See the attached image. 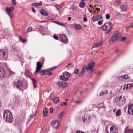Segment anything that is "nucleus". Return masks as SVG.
<instances>
[{"label": "nucleus", "mask_w": 133, "mask_h": 133, "mask_svg": "<svg viewBox=\"0 0 133 133\" xmlns=\"http://www.w3.org/2000/svg\"><path fill=\"white\" fill-rule=\"evenodd\" d=\"M13 86L20 90L22 89H26L28 88V83L26 82L23 83L21 80H15L12 83Z\"/></svg>", "instance_id": "obj_1"}, {"label": "nucleus", "mask_w": 133, "mask_h": 133, "mask_svg": "<svg viewBox=\"0 0 133 133\" xmlns=\"http://www.w3.org/2000/svg\"><path fill=\"white\" fill-rule=\"evenodd\" d=\"M3 119L6 122L12 123L13 118L11 111L8 110H4L3 113Z\"/></svg>", "instance_id": "obj_2"}, {"label": "nucleus", "mask_w": 133, "mask_h": 133, "mask_svg": "<svg viewBox=\"0 0 133 133\" xmlns=\"http://www.w3.org/2000/svg\"><path fill=\"white\" fill-rule=\"evenodd\" d=\"M126 101V98L124 96L121 95L115 101V103L117 106H119L124 105Z\"/></svg>", "instance_id": "obj_3"}, {"label": "nucleus", "mask_w": 133, "mask_h": 133, "mask_svg": "<svg viewBox=\"0 0 133 133\" xmlns=\"http://www.w3.org/2000/svg\"><path fill=\"white\" fill-rule=\"evenodd\" d=\"M109 125L106 127L105 132V133H118V130L117 128L115 125H111L110 128V132L108 131V127Z\"/></svg>", "instance_id": "obj_4"}, {"label": "nucleus", "mask_w": 133, "mask_h": 133, "mask_svg": "<svg viewBox=\"0 0 133 133\" xmlns=\"http://www.w3.org/2000/svg\"><path fill=\"white\" fill-rule=\"evenodd\" d=\"M120 34L117 31H116L113 34V35L109 40L110 42L112 41L113 42H116L120 37Z\"/></svg>", "instance_id": "obj_5"}, {"label": "nucleus", "mask_w": 133, "mask_h": 133, "mask_svg": "<svg viewBox=\"0 0 133 133\" xmlns=\"http://www.w3.org/2000/svg\"><path fill=\"white\" fill-rule=\"evenodd\" d=\"M63 75L60 76L59 78L60 79L64 81H66L68 80L70 76V74L67 72L63 73Z\"/></svg>", "instance_id": "obj_6"}, {"label": "nucleus", "mask_w": 133, "mask_h": 133, "mask_svg": "<svg viewBox=\"0 0 133 133\" xmlns=\"http://www.w3.org/2000/svg\"><path fill=\"white\" fill-rule=\"evenodd\" d=\"M82 121L84 122H89L91 119V116L89 114H85L82 117Z\"/></svg>", "instance_id": "obj_7"}, {"label": "nucleus", "mask_w": 133, "mask_h": 133, "mask_svg": "<svg viewBox=\"0 0 133 133\" xmlns=\"http://www.w3.org/2000/svg\"><path fill=\"white\" fill-rule=\"evenodd\" d=\"M95 65V62L94 61L90 62L88 64L87 67V70L89 72H92L93 71V68Z\"/></svg>", "instance_id": "obj_8"}, {"label": "nucleus", "mask_w": 133, "mask_h": 133, "mask_svg": "<svg viewBox=\"0 0 133 133\" xmlns=\"http://www.w3.org/2000/svg\"><path fill=\"white\" fill-rule=\"evenodd\" d=\"M14 8L13 6H11L10 8L6 7L5 8V10L7 12V14L9 16L11 19L12 18V16L11 12H12L14 10Z\"/></svg>", "instance_id": "obj_9"}, {"label": "nucleus", "mask_w": 133, "mask_h": 133, "mask_svg": "<svg viewBox=\"0 0 133 133\" xmlns=\"http://www.w3.org/2000/svg\"><path fill=\"white\" fill-rule=\"evenodd\" d=\"M59 125L60 123L58 120L53 121L51 123V126L55 129L58 128Z\"/></svg>", "instance_id": "obj_10"}, {"label": "nucleus", "mask_w": 133, "mask_h": 133, "mask_svg": "<svg viewBox=\"0 0 133 133\" xmlns=\"http://www.w3.org/2000/svg\"><path fill=\"white\" fill-rule=\"evenodd\" d=\"M61 41L65 43H68V39L66 36L63 34H61L59 35Z\"/></svg>", "instance_id": "obj_11"}, {"label": "nucleus", "mask_w": 133, "mask_h": 133, "mask_svg": "<svg viewBox=\"0 0 133 133\" xmlns=\"http://www.w3.org/2000/svg\"><path fill=\"white\" fill-rule=\"evenodd\" d=\"M0 52H1V54L2 55L4 59H5L8 56V54L6 52V50L4 49H0Z\"/></svg>", "instance_id": "obj_12"}, {"label": "nucleus", "mask_w": 133, "mask_h": 133, "mask_svg": "<svg viewBox=\"0 0 133 133\" xmlns=\"http://www.w3.org/2000/svg\"><path fill=\"white\" fill-rule=\"evenodd\" d=\"M103 17L101 15H97L93 16L92 18V20L93 22H95L96 21H98V20H100L102 19Z\"/></svg>", "instance_id": "obj_13"}, {"label": "nucleus", "mask_w": 133, "mask_h": 133, "mask_svg": "<svg viewBox=\"0 0 133 133\" xmlns=\"http://www.w3.org/2000/svg\"><path fill=\"white\" fill-rule=\"evenodd\" d=\"M133 106V104H130L128 105V113L130 115H133V108H132Z\"/></svg>", "instance_id": "obj_14"}, {"label": "nucleus", "mask_w": 133, "mask_h": 133, "mask_svg": "<svg viewBox=\"0 0 133 133\" xmlns=\"http://www.w3.org/2000/svg\"><path fill=\"white\" fill-rule=\"evenodd\" d=\"M42 67V66L41 63L39 62H37V63L36 70L35 72V73L38 72Z\"/></svg>", "instance_id": "obj_15"}, {"label": "nucleus", "mask_w": 133, "mask_h": 133, "mask_svg": "<svg viewBox=\"0 0 133 133\" xmlns=\"http://www.w3.org/2000/svg\"><path fill=\"white\" fill-rule=\"evenodd\" d=\"M32 114L30 115V119L33 118L36 115L37 112V110L36 108H34L32 109Z\"/></svg>", "instance_id": "obj_16"}, {"label": "nucleus", "mask_w": 133, "mask_h": 133, "mask_svg": "<svg viewBox=\"0 0 133 133\" xmlns=\"http://www.w3.org/2000/svg\"><path fill=\"white\" fill-rule=\"evenodd\" d=\"M128 77V75L125 74L124 75L118 76L117 78L119 80H122L123 79H127Z\"/></svg>", "instance_id": "obj_17"}, {"label": "nucleus", "mask_w": 133, "mask_h": 133, "mask_svg": "<svg viewBox=\"0 0 133 133\" xmlns=\"http://www.w3.org/2000/svg\"><path fill=\"white\" fill-rule=\"evenodd\" d=\"M103 42V40H101L97 43H96L94 44L92 46V48H97L100 45H101Z\"/></svg>", "instance_id": "obj_18"}, {"label": "nucleus", "mask_w": 133, "mask_h": 133, "mask_svg": "<svg viewBox=\"0 0 133 133\" xmlns=\"http://www.w3.org/2000/svg\"><path fill=\"white\" fill-rule=\"evenodd\" d=\"M15 105H16L18 106L21 104V102L19 98L16 97H15Z\"/></svg>", "instance_id": "obj_19"}, {"label": "nucleus", "mask_w": 133, "mask_h": 133, "mask_svg": "<svg viewBox=\"0 0 133 133\" xmlns=\"http://www.w3.org/2000/svg\"><path fill=\"white\" fill-rule=\"evenodd\" d=\"M133 88V83L127 84L125 87L126 89L127 90L131 89Z\"/></svg>", "instance_id": "obj_20"}, {"label": "nucleus", "mask_w": 133, "mask_h": 133, "mask_svg": "<svg viewBox=\"0 0 133 133\" xmlns=\"http://www.w3.org/2000/svg\"><path fill=\"white\" fill-rule=\"evenodd\" d=\"M42 1H40L39 3H32L31 4V5L32 6H34L36 7H37L40 6H41L42 5Z\"/></svg>", "instance_id": "obj_21"}, {"label": "nucleus", "mask_w": 133, "mask_h": 133, "mask_svg": "<svg viewBox=\"0 0 133 133\" xmlns=\"http://www.w3.org/2000/svg\"><path fill=\"white\" fill-rule=\"evenodd\" d=\"M40 13L42 15L47 16L48 15V14L47 11L44 9H42L40 11Z\"/></svg>", "instance_id": "obj_22"}, {"label": "nucleus", "mask_w": 133, "mask_h": 133, "mask_svg": "<svg viewBox=\"0 0 133 133\" xmlns=\"http://www.w3.org/2000/svg\"><path fill=\"white\" fill-rule=\"evenodd\" d=\"M74 27L77 30H80L82 28L81 25L79 24H75L74 26Z\"/></svg>", "instance_id": "obj_23"}, {"label": "nucleus", "mask_w": 133, "mask_h": 133, "mask_svg": "<svg viewBox=\"0 0 133 133\" xmlns=\"http://www.w3.org/2000/svg\"><path fill=\"white\" fill-rule=\"evenodd\" d=\"M85 68H86L85 66L83 67L82 69L78 74V76H81L84 73L85 71Z\"/></svg>", "instance_id": "obj_24"}, {"label": "nucleus", "mask_w": 133, "mask_h": 133, "mask_svg": "<svg viewBox=\"0 0 133 133\" xmlns=\"http://www.w3.org/2000/svg\"><path fill=\"white\" fill-rule=\"evenodd\" d=\"M112 28V25L110 26L108 29L106 31V34H109V33L111 31Z\"/></svg>", "instance_id": "obj_25"}, {"label": "nucleus", "mask_w": 133, "mask_h": 133, "mask_svg": "<svg viewBox=\"0 0 133 133\" xmlns=\"http://www.w3.org/2000/svg\"><path fill=\"white\" fill-rule=\"evenodd\" d=\"M48 109L46 108H45L43 109V114L44 116H46L47 115L48 113Z\"/></svg>", "instance_id": "obj_26"}, {"label": "nucleus", "mask_w": 133, "mask_h": 133, "mask_svg": "<svg viewBox=\"0 0 133 133\" xmlns=\"http://www.w3.org/2000/svg\"><path fill=\"white\" fill-rule=\"evenodd\" d=\"M121 10L122 11H124L127 9V6L126 5H122L121 6Z\"/></svg>", "instance_id": "obj_27"}, {"label": "nucleus", "mask_w": 133, "mask_h": 133, "mask_svg": "<svg viewBox=\"0 0 133 133\" xmlns=\"http://www.w3.org/2000/svg\"><path fill=\"white\" fill-rule=\"evenodd\" d=\"M133 130L131 129H126L124 133H132L133 132Z\"/></svg>", "instance_id": "obj_28"}, {"label": "nucleus", "mask_w": 133, "mask_h": 133, "mask_svg": "<svg viewBox=\"0 0 133 133\" xmlns=\"http://www.w3.org/2000/svg\"><path fill=\"white\" fill-rule=\"evenodd\" d=\"M32 81L33 83L34 87V88L37 87V85L36 80L34 78H32Z\"/></svg>", "instance_id": "obj_29"}, {"label": "nucleus", "mask_w": 133, "mask_h": 133, "mask_svg": "<svg viewBox=\"0 0 133 133\" xmlns=\"http://www.w3.org/2000/svg\"><path fill=\"white\" fill-rule=\"evenodd\" d=\"M45 75H49V76H51L52 74V73L49 72L48 69L45 70Z\"/></svg>", "instance_id": "obj_30"}, {"label": "nucleus", "mask_w": 133, "mask_h": 133, "mask_svg": "<svg viewBox=\"0 0 133 133\" xmlns=\"http://www.w3.org/2000/svg\"><path fill=\"white\" fill-rule=\"evenodd\" d=\"M79 7L83 8L85 6V3L84 2L82 1L80 2L79 4Z\"/></svg>", "instance_id": "obj_31"}, {"label": "nucleus", "mask_w": 133, "mask_h": 133, "mask_svg": "<svg viewBox=\"0 0 133 133\" xmlns=\"http://www.w3.org/2000/svg\"><path fill=\"white\" fill-rule=\"evenodd\" d=\"M59 100V98L58 97H55L53 100L54 103L55 104H57Z\"/></svg>", "instance_id": "obj_32"}, {"label": "nucleus", "mask_w": 133, "mask_h": 133, "mask_svg": "<svg viewBox=\"0 0 133 133\" xmlns=\"http://www.w3.org/2000/svg\"><path fill=\"white\" fill-rule=\"evenodd\" d=\"M2 72L1 74V76L2 77H4L6 75V74L5 73L4 70L3 69V70H2Z\"/></svg>", "instance_id": "obj_33"}, {"label": "nucleus", "mask_w": 133, "mask_h": 133, "mask_svg": "<svg viewBox=\"0 0 133 133\" xmlns=\"http://www.w3.org/2000/svg\"><path fill=\"white\" fill-rule=\"evenodd\" d=\"M101 29L103 31H105L107 30V26L105 25H102L101 27Z\"/></svg>", "instance_id": "obj_34"}, {"label": "nucleus", "mask_w": 133, "mask_h": 133, "mask_svg": "<svg viewBox=\"0 0 133 133\" xmlns=\"http://www.w3.org/2000/svg\"><path fill=\"white\" fill-rule=\"evenodd\" d=\"M121 110L120 109H119L116 113V115L117 116H119L121 115Z\"/></svg>", "instance_id": "obj_35"}, {"label": "nucleus", "mask_w": 133, "mask_h": 133, "mask_svg": "<svg viewBox=\"0 0 133 133\" xmlns=\"http://www.w3.org/2000/svg\"><path fill=\"white\" fill-rule=\"evenodd\" d=\"M55 7L57 8V10L59 11H60L62 10V9H63V8L60 6L59 5H56L55 6Z\"/></svg>", "instance_id": "obj_36"}, {"label": "nucleus", "mask_w": 133, "mask_h": 133, "mask_svg": "<svg viewBox=\"0 0 133 133\" xmlns=\"http://www.w3.org/2000/svg\"><path fill=\"white\" fill-rule=\"evenodd\" d=\"M62 82H56V85L57 86L59 87H62Z\"/></svg>", "instance_id": "obj_37"}, {"label": "nucleus", "mask_w": 133, "mask_h": 133, "mask_svg": "<svg viewBox=\"0 0 133 133\" xmlns=\"http://www.w3.org/2000/svg\"><path fill=\"white\" fill-rule=\"evenodd\" d=\"M19 37L20 41H21L23 43H24L26 42V39H23L21 36H19Z\"/></svg>", "instance_id": "obj_38"}, {"label": "nucleus", "mask_w": 133, "mask_h": 133, "mask_svg": "<svg viewBox=\"0 0 133 133\" xmlns=\"http://www.w3.org/2000/svg\"><path fill=\"white\" fill-rule=\"evenodd\" d=\"M68 84L65 82H62V88H64L67 86Z\"/></svg>", "instance_id": "obj_39"}, {"label": "nucleus", "mask_w": 133, "mask_h": 133, "mask_svg": "<svg viewBox=\"0 0 133 133\" xmlns=\"http://www.w3.org/2000/svg\"><path fill=\"white\" fill-rule=\"evenodd\" d=\"M63 112H62L59 114V116H58V118H61L62 116H63Z\"/></svg>", "instance_id": "obj_40"}, {"label": "nucleus", "mask_w": 133, "mask_h": 133, "mask_svg": "<svg viewBox=\"0 0 133 133\" xmlns=\"http://www.w3.org/2000/svg\"><path fill=\"white\" fill-rule=\"evenodd\" d=\"M32 28L31 26L29 27L26 30V32H29L31 31L32 30Z\"/></svg>", "instance_id": "obj_41"}, {"label": "nucleus", "mask_w": 133, "mask_h": 133, "mask_svg": "<svg viewBox=\"0 0 133 133\" xmlns=\"http://www.w3.org/2000/svg\"><path fill=\"white\" fill-rule=\"evenodd\" d=\"M40 72L41 75H45V70H41L40 71Z\"/></svg>", "instance_id": "obj_42"}, {"label": "nucleus", "mask_w": 133, "mask_h": 133, "mask_svg": "<svg viewBox=\"0 0 133 133\" xmlns=\"http://www.w3.org/2000/svg\"><path fill=\"white\" fill-rule=\"evenodd\" d=\"M110 17V16L108 14H107L106 15V18L107 19H109Z\"/></svg>", "instance_id": "obj_43"}, {"label": "nucleus", "mask_w": 133, "mask_h": 133, "mask_svg": "<svg viewBox=\"0 0 133 133\" xmlns=\"http://www.w3.org/2000/svg\"><path fill=\"white\" fill-rule=\"evenodd\" d=\"M103 22V20H100L98 22V23L99 25H101Z\"/></svg>", "instance_id": "obj_44"}, {"label": "nucleus", "mask_w": 133, "mask_h": 133, "mask_svg": "<svg viewBox=\"0 0 133 133\" xmlns=\"http://www.w3.org/2000/svg\"><path fill=\"white\" fill-rule=\"evenodd\" d=\"M79 72V70L78 69H76L74 71V73L75 74H77Z\"/></svg>", "instance_id": "obj_45"}, {"label": "nucleus", "mask_w": 133, "mask_h": 133, "mask_svg": "<svg viewBox=\"0 0 133 133\" xmlns=\"http://www.w3.org/2000/svg\"><path fill=\"white\" fill-rule=\"evenodd\" d=\"M104 94V91H102L99 94V96H101L103 95Z\"/></svg>", "instance_id": "obj_46"}, {"label": "nucleus", "mask_w": 133, "mask_h": 133, "mask_svg": "<svg viewBox=\"0 0 133 133\" xmlns=\"http://www.w3.org/2000/svg\"><path fill=\"white\" fill-rule=\"evenodd\" d=\"M83 21L84 22H86L87 21V19L86 17L85 16L83 18Z\"/></svg>", "instance_id": "obj_47"}, {"label": "nucleus", "mask_w": 133, "mask_h": 133, "mask_svg": "<svg viewBox=\"0 0 133 133\" xmlns=\"http://www.w3.org/2000/svg\"><path fill=\"white\" fill-rule=\"evenodd\" d=\"M9 74L10 75H12L15 74V73L13 71H11L10 70L9 71Z\"/></svg>", "instance_id": "obj_48"}, {"label": "nucleus", "mask_w": 133, "mask_h": 133, "mask_svg": "<svg viewBox=\"0 0 133 133\" xmlns=\"http://www.w3.org/2000/svg\"><path fill=\"white\" fill-rule=\"evenodd\" d=\"M53 38L57 40L58 39V37L56 35H54L53 36Z\"/></svg>", "instance_id": "obj_49"}, {"label": "nucleus", "mask_w": 133, "mask_h": 133, "mask_svg": "<svg viewBox=\"0 0 133 133\" xmlns=\"http://www.w3.org/2000/svg\"><path fill=\"white\" fill-rule=\"evenodd\" d=\"M55 68V67L52 68H49V69H48V70L50 72V71H52Z\"/></svg>", "instance_id": "obj_50"}, {"label": "nucleus", "mask_w": 133, "mask_h": 133, "mask_svg": "<svg viewBox=\"0 0 133 133\" xmlns=\"http://www.w3.org/2000/svg\"><path fill=\"white\" fill-rule=\"evenodd\" d=\"M12 4L15 5L16 4L15 0H12Z\"/></svg>", "instance_id": "obj_51"}, {"label": "nucleus", "mask_w": 133, "mask_h": 133, "mask_svg": "<svg viewBox=\"0 0 133 133\" xmlns=\"http://www.w3.org/2000/svg\"><path fill=\"white\" fill-rule=\"evenodd\" d=\"M72 10H76L77 9V8L76 6H73V7L72 8Z\"/></svg>", "instance_id": "obj_52"}, {"label": "nucleus", "mask_w": 133, "mask_h": 133, "mask_svg": "<svg viewBox=\"0 0 133 133\" xmlns=\"http://www.w3.org/2000/svg\"><path fill=\"white\" fill-rule=\"evenodd\" d=\"M107 24H108L110 25V26H111V25H112V27H113V25L111 22H108Z\"/></svg>", "instance_id": "obj_53"}, {"label": "nucleus", "mask_w": 133, "mask_h": 133, "mask_svg": "<svg viewBox=\"0 0 133 133\" xmlns=\"http://www.w3.org/2000/svg\"><path fill=\"white\" fill-rule=\"evenodd\" d=\"M126 39V37H123L122 38V39L121 40V41H124Z\"/></svg>", "instance_id": "obj_54"}, {"label": "nucleus", "mask_w": 133, "mask_h": 133, "mask_svg": "<svg viewBox=\"0 0 133 133\" xmlns=\"http://www.w3.org/2000/svg\"><path fill=\"white\" fill-rule=\"evenodd\" d=\"M53 111V108H51L50 109V113H51Z\"/></svg>", "instance_id": "obj_55"}, {"label": "nucleus", "mask_w": 133, "mask_h": 133, "mask_svg": "<svg viewBox=\"0 0 133 133\" xmlns=\"http://www.w3.org/2000/svg\"><path fill=\"white\" fill-rule=\"evenodd\" d=\"M59 25H61L63 26H65V25L64 24L62 23H60V24H59Z\"/></svg>", "instance_id": "obj_56"}, {"label": "nucleus", "mask_w": 133, "mask_h": 133, "mask_svg": "<svg viewBox=\"0 0 133 133\" xmlns=\"http://www.w3.org/2000/svg\"><path fill=\"white\" fill-rule=\"evenodd\" d=\"M71 19V17H68V21H70Z\"/></svg>", "instance_id": "obj_57"}, {"label": "nucleus", "mask_w": 133, "mask_h": 133, "mask_svg": "<svg viewBox=\"0 0 133 133\" xmlns=\"http://www.w3.org/2000/svg\"><path fill=\"white\" fill-rule=\"evenodd\" d=\"M32 11L34 12H35V10L33 8H32Z\"/></svg>", "instance_id": "obj_58"}, {"label": "nucleus", "mask_w": 133, "mask_h": 133, "mask_svg": "<svg viewBox=\"0 0 133 133\" xmlns=\"http://www.w3.org/2000/svg\"><path fill=\"white\" fill-rule=\"evenodd\" d=\"M55 23H56V24H58V25H59V24L60 23L59 22H55Z\"/></svg>", "instance_id": "obj_59"}, {"label": "nucleus", "mask_w": 133, "mask_h": 133, "mask_svg": "<svg viewBox=\"0 0 133 133\" xmlns=\"http://www.w3.org/2000/svg\"><path fill=\"white\" fill-rule=\"evenodd\" d=\"M81 131H76V133H81Z\"/></svg>", "instance_id": "obj_60"}, {"label": "nucleus", "mask_w": 133, "mask_h": 133, "mask_svg": "<svg viewBox=\"0 0 133 133\" xmlns=\"http://www.w3.org/2000/svg\"><path fill=\"white\" fill-rule=\"evenodd\" d=\"M51 94H50V97H49V99H50V100H51L52 99V98H51Z\"/></svg>", "instance_id": "obj_61"}, {"label": "nucleus", "mask_w": 133, "mask_h": 133, "mask_svg": "<svg viewBox=\"0 0 133 133\" xmlns=\"http://www.w3.org/2000/svg\"><path fill=\"white\" fill-rule=\"evenodd\" d=\"M96 10L97 11H99L100 10V9L99 8H96Z\"/></svg>", "instance_id": "obj_62"}, {"label": "nucleus", "mask_w": 133, "mask_h": 133, "mask_svg": "<svg viewBox=\"0 0 133 133\" xmlns=\"http://www.w3.org/2000/svg\"><path fill=\"white\" fill-rule=\"evenodd\" d=\"M116 1L117 2H120V0H116Z\"/></svg>", "instance_id": "obj_63"}, {"label": "nucleus", "mask_w": 133, "mask_h": 133, "mask_svg": "<svg viewBox=\"0 0 133 133\" xmlns=\"http://www.w3.org/2000/svg\"><path fill=\"white\" fill-rule=\"evenodd\" d=\"M131 27L132 28H133V22L131 24Z\"/></svg>", "instance_id": "obj_64"}]
</instances>
